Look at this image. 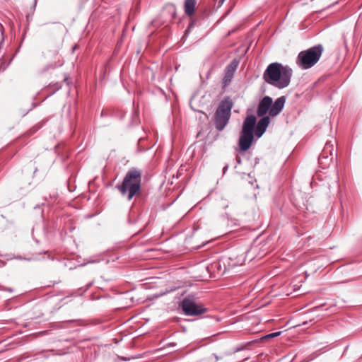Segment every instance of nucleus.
<instances>
[{
    "mask_svg": "<svg viewBox=\"0 0 362 362\" xmlns=\"http://www.w3.org/2000/svg\"><path fill=\"white\" fill-rule=\"evenodd\" d=\"M180 306L185 315L187 316H198L206 311V309L202 305L197 304L189 298H184Z\"/></svg>",
    "mask_w": 362,
    "mask_h": 362,
    "instance_id": "39448f33",
    "label": "nucleus"
},
{
    "mask_svg": "<svg viewBox=\"0 0 362 362\" xmlns=\"http://www.w3.org/2000/svg\"><path fill=\"white\" fill-rule=\"evenodd\" d=\"M256 122L257 119L255 115H247L243 122L241 132L254 134V130Z\"/></svg>",
    "mask_w": 362,
    "mask_h": 362,
    "instance_id": "9d476101",
    "label": "nucleus"
},
{
    "mask_svg": "<svg viewBox=\"0 0 362 362\" xmlns=\"http://www.w3.org/2000/svg\"><path fill=\"white\" fill-rule=\"evenodd\" d=\"M293 75L291 68L278 62L270 64L263 74L264 80L279 89L287 87Z\"/></svg>",
    "mask_w": 362,
    "mask_h": 362,
    "instance_id": "f257e3e1",
    "label": "nucleus"
},
{
    "mask_svg": "<svg viewBox=\"0 0 362 362\" xmlns=\"http://www.w3.org/2000/svg\"><path fill=\"white\" fill-rule=\"evenodd\" d=\"M334 144L331 141H327L325 147L319 156V162L321 165H326L324 160H327L329 157H330L329 160L332 161L334 159Z\"/></svg>",
    "mask_w": 362,
    "mask_h": 362,
    "instance_id": "423d86ee",
    "label": "nucleus"
},
{
    "mask_svg": "<svg viewBox=\"0 0 362 362\" xmlns=\"http://www.w3.org/2000/svg\"><path fill=\"white\" fill-rule=\"evenodd\" d=\"M233 107V103L229 97L225 98L220 102L214 114V124L218 131L223 130L228 124Z\"/></svg>",
    "mask_w": 362,
    "mask_h": 362,
    "instance_id": "20e7f679",
    "label": "nucleus"
},
{
    "mask_svg": "<svg viewBox=\"0 0 362 362\" xmlns=\"http://www.w3.org/2000/svg\"><path fill=\"white\" fill-rule=\"evenodd\" d=\"M62 64V62L60 60H58L57 62L54 63V64H50L49 65V68L54 69L57 66H61Z\"/></svg>",
    "mask_w": 362,
    "mask_h": 362,
    "instance_id": "dca6fc26",
    "label": "nucleus"
},
{
    "mask_svg": "<svg viewBox=\"0 0 362 362\" xmlns=\"http://www.w3.org/2000/svg\"><path fill=\"white\" fill-rule=\"evenodd\" d=\"M256 122L257 119L255 115H247L243 122L241 132L254 134V130Z\"/></svg>",
    "mask_w": 362,
    "mask_h": 362,
    "instance_id": "9b49d317",
    "label": "nucleus"
},
{
    "mask_svg": "<svg viewBox=\"0 0 362 362\" xmlns=\"http://www.w3.org/2000/svg\"><path fill=\"white\" fill-rule=\"evenodd\" d=\"M216 361H218V357L216 356Z\"/></svg>",
    "mask_w": 362,
    "mask_h": 362,
    "instance_id": "aec40b11",
    "label": "nucleus"
},
{
    "mask_svg": "<svg viewBox=\"0 0 362 362\" xmlns=\"http://www.w3.org/2000/svg\"><path fill=\"white\" fill-rule=\"evenodd\" d=\"M238 63L235 61H233L230 64H229L226 69L225 76L223 79V83L224 86H228L234 75L235 71L237 69Z\"/></svg>",
    "mask_w": 362,
    "mask_h": 362,
    "instance_id": "f8f14e48",
    "label": "nucleus"
},
{
    "mask_svg": "<svg viewBox=\"0 0 362 362\" xmlns=\"http://www.w3.org/2000/svg\"><path fill=\"white\" fill-rule=\"evenodd\" d=\"M253 141L254 134L240 132L238 142L240 151H246L248 150L250 148Z\"/></svg>",
    "mask_w": 362,
    "mask_h": 362,
    "instance_id": "0eeeda50",
    "label": "nucleus"
},
{
    "mask_svg": "<svg viewBox=\"0 0 362 362\" xmlns=\"http://www.w3.org/2000/svg\"><path fill=\"white\" fill-rule=\"evenodd\" d=\"M227 168H228V166H227V165H226V166H225V167L223 168V173H225V172H226V170H227Z\"/></svg>",
    "mask_w": 362,
    "mask_h": 362,
    "instance_id": "6ab92c4d",
    "label": "nucleus"
},
{
    "mask_svg": "<svg viewBox=\"0 0 362 362\" xmlns=\"http://www.w3.org/2000/svg\"><path fill=\"white\" fill-rule=\"evenodd\" d=\"M322 52L323 47L321 45L301 51L296 58V64L302 69H310L317 64Z\"/></svg>",
    "mask_w": 362,
    "mask_h": 362,
    "instance_id": "7ed1b4c3",
    "label": "nucleus"
},
{
    "mask_svg": "<svg viewBox=\"0 0 362 362\" xmlns=\"http://www.w3.org/2000/svg\"><path fill=\"white\" fill-rule=\"evenodd\" d=\"M236 160H237L238 163H239V164L241 163V159L239 156L236 157Z\"/></svg>",
    "mask_w": 362,
    "mask_h": 362,
    "instance_id": "a211bd4d",
    "label": "nucleus"
},
{
    "mask_svg": "<svg viewBox=\"0 0 362 362\" xmlns=\"http://www.w3.org/2000/svg\"><path fill=\"white\" fill-rule=\"evenodd\" d=\"M197 0H185L184 4L185 13L188 16H192L195 10Z\"/></svg>",
    "mask_w": 362,
    "mask_h": 362,
    "instance_id": "4468645a",
    "label": "nucleus"
},
{
    "mask_svg": "<svg viewBox=\"0 0 362 362\" xmlns=\"http://www.w3.org/2000/svg\"><path fill=\"white\" fill-rule=\"evenodd\" d=\"M281 332H273V333H271V334H267V335L264 336L262 338V341H265V340H267L269 339L274 338V337H279V335H281Z\"/></svg>",
    "mask_w": 362,
    "mask_h": 362,
    "instance_id": "2eb2a0df",
    "label": "nucleus"
},
{
    "mask_svg": "<svg viewBox=\"0 0 362 362\" xmlns=\"http://www.w3.org/2000/svg\"><path fill=\"white\" fill-rule=\"evenodd\" d=\"M216 1V3L217 4V6L218 7H221L223 2L225 1V0H215Z\"/></svg>",
    "mask_w": 362,
    "mask_h": 362,
    "instance_id": "f3484780",
    "label": "nucleus"
},
{
    "mask_svg": "<svg viewBox=\"0 0 362 362\" xmlns=\"http://www.w3.org/2000/svg\"><path fill=\"white\" fill-rule=\"evenodd\" d=\"M285 102L286 98L284 96L278 98L274 103H272L271 105L269 115L272 117L277 116L282 111Z\"/></svg>",
    "mask_w": 362,
    "mask_h": 362,
    "instance_id": "1a4fd4ad",
    "label": "nucleus"
},
{
    "mask_svg": "<svg viewBox=\"0 0 362 362\" xmlns=\"http://www.w3.org/2000/svg\"><path fill=\"white\" fill-rule=\"evenodd\" d=\"M269 121L270 119L268 116L263 117L262 119L259 120L255 132V135L257 138L261 137L262 134L264 133L269 124Z\"/></svg>",
    "mask_w": 362,
    "mask_h": 362,
    "instance_id": "ddd939ff",
    "label": "nucleus"
},
{
    "mask_svg": "<svg viewBox=\"0 0 362 362\" xmlns=\"http://www.w3.org/2000/svg\"><path fill=\"white\" fill-rule=\"evenodd\" d=\"M272 104V98L269 96H264L259 103L257 114L259 117H265L264 115L270 110L271 105Z\"/></svg>",
    "mask_w": 362,
    "mask_h": 362,
    "instance_id": "6e6552de",
    "label": "nucleus"
},
{
    "mask_svg": "<svg viewBox=\"0 0 362 362\" xmlns=\"http://www.w3.org/2000/svg\"><path fill=\"white\" fill-rule=\"evenodd\" d=\"M141 171L132 168L126 173L121 185L116 188L122 196H127V199L131 200L134 196L139 194L141 186Z\"/></svg>",
    "mask_w": 362,
    "mask_h": 362,
    "instance_id": "f03ea898",
    "label": "nucleus"
}]
</instances>
